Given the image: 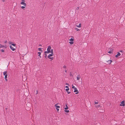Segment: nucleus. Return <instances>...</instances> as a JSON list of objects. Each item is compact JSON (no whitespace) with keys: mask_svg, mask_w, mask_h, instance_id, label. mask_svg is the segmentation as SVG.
Segmentation results:
<instances>
[{"mask_svg":"<svg viewBox=\"0 0 125 125\" xmlns=\"http://www.w3.org/2000/svg\"><path fill=\"white\" fill-rule=\"evenodd\" d=\"M69 41H71V42H69V43H70L71 44H73V41L74 40V39H73V38H71L69 40Z\"/></svg>","mask_w":125,"mask_h":125,"instance_id":"obj_1","label":"nucleus"},{"mask_svg":"<svg viewBox=\"0 0 125 125\" xmlns=\"http://www.w3.org/2000/svg\"><path fill=\"white\" fill-rule=\"evenodd\" d=\"M125 102L124 101H123L121 102V103L120 105L121 106H124L125 105Z\"/></svg>","mask_w":125,"mask_h":125,"instance_id":"obj_2","label":"nucleus"},{"mask_svg":"<svg viewBox=\"0 0 125 125\" xmlns=\"http://www.w3.org/2000/svg\"><path fill=\"white\" fill-rule=\"evenodd\" d=\"M74 90V92H77V93H75L76 94H77L79 93L78 91L76 88H75Z\"/></svg>","mask_w":125,"mask_h":125,"instance_id":"obj_3","label":"nucleus"},{"mask_svg":"<svg viewBox=\"0 0 125 125\" xmlns=\"http://www.w3.org/2000/svg\"><path fill=\"white\" fill-rule=\"evenodd\" d=\"M106 62H107V63L109 64H111L112 61L111 60H109L108 61H106Z\"/></svg>","mask_w":125,"mask_h":125,"instance_id":"obj_4","label":"nucleus"},{"mask_svg":"<svg viewBox=\"0 0 125 125\" xmlns=\"http://www.w3.org/2000/svg\"><path fill=\"white\" fill-rule=\"evenodd\" d=\"M121 55V54L119 52H118L117 54H116L115 56L117 58L119 56H120Z\"/></svg>","mask_w":125,"mask_h":125,"instance_id":"obj_5","label":"nucleus"},{"mask_svg":"<svg viewBox=\"0 0 125 125\" xmlns=\"http://www.w3.org/2000/svg\"><path fill=\"white\" fill-rule=\"evenodd\" d=\"M10 49L13 51H14L15 50V49L11 45H10Z\"/></svg>","mask_w":125,"mask_h":125,"instance_id":"obj_6","label":"nucleus"},{"mask_svg":"<svg viewBox=\"0 0 125 125\" xmlns=\"http://www.w3.org/2000/svg\"><path fill=\"white\" fill-rule=\"evenodd\" d=\"M21 4H23V5L25 6H26V3L24 2H21Z\"/></svg>","mask_w":125,"mask_h":125,"instance_id":"obj_7","label":"nucleus"},{"mask_svg":"<svg viewBox=\"0 0 125 125\" xmlns=\"http://www.w3.org/2000/svg\"><path fill=\"white\" fill-rule=\"evenodd\" d=\"M51 47L50 46H48L47 49V51H50L51 50Z\"/></svg>","mask_w":125,"mask_h":125,"instance_id":"obj_8","label":"nucleus"},{"mask_svg":"<svg viewBox=\"0 0 125 125\" xmlns=\"http://www.w3.org/2000/svg\"><path fill=\"white\" fill-rule=\"evenodd\" d=\"M57 104H56L55 105V106L56 107V108H60V106L57 105Z\"/></svg>","mask_w":125,"mask_h":125,"instance_id":"obj_9","label":"nucleus"},{"mask_svg":"<svg viewBox=\"0 0 125 125\" xmlns=\"http://www.w3.org/2000/svg\"><path fill=\"white\" fill-rule=\"evenodd\" d=\"M53 55V54H50L48 56V58H50V57L52 56Z\"/></svg>","mask_w":125,"mask_h":125,"instance_id":"obj_10","label":"nucleus"},{"mask_svg":"<svg viewBox=\"0 0 125 125\" xmlns=\"http://www.w3.org/2000/svg\"><path fill=\"white\" fill-rule=\"evenodd\" d=\"M81 76L80 75H78L77 76V80H78L80 79Z\"/></svg>","mask_w":125,"mask_h":125,"instance_id":"obj_11","label":"nucleus"},{"mask_svg":"<svg viewBox=\"0 0 125 125\" xmlns=\"http://www.w3.org/2000/svg\"><path fill=\"white\" fill-rule=\"evenodd\" d=\"M65 106L66 107L64 108V109H65V110L67 109H68V107L67 106V104H65Z\"/></svg>","mask_w":125,"mask_h":125,"instance_id":"obj_12","label":"nucleus"},{"mask_svg":"<svg viewBox=\"0 0 125 125\" xmlns=\"http://www.w3.org/2000/svg\"><path fill=\"white\" fill-rule=\"evenodd\" d=\"M76 26L78 27H81V24L80 23L78 25H76Z\"/></svg>","mask_w":125,"mask_h":125,"instance_id":"obj_13","label":"nucleus"},{"mask_svg":"<svg viewBox=\"0 0 125 125\" xmlns=\"http://www.w3.org/2000/svg\"><path fill=\"white\" fill-rule=\"evenodd\" d=\"M50 53L52 54H53V50L52 49H51L50 50Z\"/></svg>","mask_w":125,"mask_h":125,"instance_id":"obj_14","label":"nucleus"},{"mask_svg":"<svg viewBox=\"0 0 125 125\" xmlns=\"http://www.w3.org/2000/svg\"><path fill=\"white\" fill-rule=\"evenodd\" d=\"M7 71H5V72H4L3 73V75H6V74H7Z\"/></svg>","mask_w":125,"mask_h":125,"instance_id":"obj_15","label":"nucleus"},{"mask_svg":"<svg viewBox=\"0 0 125 125\" xmlns=\"http://www.w3.org/2000/svg\"><path fill=\"white\" fill-rule=\"evenodd\" d=\"M100 105H95V107L96 108H98L99 107H100Z\"/></svg>","mask_w":125,"mask_h":125,"instance_id":"obj_16","label":"nucleus"},{"mask_svg":"<svg viewBox=\"0 0 125 125\" xmlns=\"http://www.w3.org/2000/svg\"><path fill=\"white\" fill-rule=\"evenodd\" d=\"M72 88L73 89H75V88H76L74 86H73V84H72Z\"/></svg>","mask_w":125,"mask_h":125,"instance_id":"obj_17","label":"nucleus"},{"mask_svg":"<svg viewBox=\"0 0 125 125\" xmlns=\"http://www.w3.org/2000/svg\"><path fill=\"white\" fill-rule=\"evenodd\" d=\"M98 103V102L97 101L94 102V104H97Z\"/></svg>","mask_w":125,"mask_h":125,"instance_id":"obj_18","label":"nucleus"},{"mask_svg":"<svg viewBox=\"0 0 125 125\" xmlns=\"http://www.w3.org/2000/svg\"><path fill=\"white\" fill-rule=\"evenodd\" d=\"M38 50L39 51H42V50H41V48H39L38 49Z\"/></svg>","mask_w":125,"mask_h":125,"instance_id":"obj_19","label":"nucleus"},{"mask_svg":"<svg viewBox=\"0 0 125 125\" xmlns=\"http://www.w3.org/2000/svg\"><path fill=\"white\" fill-rule=\"evenodd\" d=\"M0 51L2 52H4V51L3 49H0Z\"/></svg>","mask_w":125,"mask_h":125,"instance_id":"obj_20","label":"nucleus"},{"mask_svg":"<svg viewBox=\"0 0 125 125\" xmlns=\"http://www.w3.org/2000/svg\"><path fill=\"white\" fill-rule=\"evenodd\" d=\"M5 78L6 79V78H7L8 76L7 74H6V75H5Z\"/></svg>","mask_w":125,"mask_h":125,"instance_id":"obj_21","label":"nucleus"},{"mask_svg":"<svg viewBox=\"0 0 125 125\" xmlns=\"http://www.w3.org/2000/svg\"><path fill=\"white\" fill-rule=\"evenodd\" d=\"M63 68H64L65 69H66V66L64 65L63 66Z\"/></svg>","mask_w":125,"mask_h":125,"instance_id":"obj_22","label":"nucleus"},{"mask_svg":"<svg viewBox=\"0 0 125 125\" xmlns=\"http://www.w3.org/2000/svg\"><path fill=\"white\" fill-rule=\"evenodd\" d=\"M64 111L67 113H69V110H64Z\"/></svg>","mask_w":125,"mask_h":125,"instance_id":"obj_23","label":"nucleus"},{"mask_svg":"<svg viewBox=\"0 0 125 125\" xmlns=\"http://www.w3.org/2000/svg\"><path fill=\"white\" fill-rule=\"evenodd\" d=\"M38 54H39V55H38V56H40L41 55V52H38Z\"/></svg>","mask_w":125,"mask_h":125,"instance_id":"obj_24","label":"nucleus"},{"mask_svg":"<svg viewBox=\"0 0 125 125\" xmlns=\"http://www.w3.org/2000/svg\"><path fill=\"white\" fill-rule=\"evenodd\" d=\"M75 29L76 30H77V31H80V29H78V28H75Z\"/></svg>","mask_w":125,"mask_h":125,"instance_id":"obj_25","label":"nucleus"},{"mask_svg":"<svg viewBox=\"0 0 125 125\" xmlns=\"http://www.w3.org/2000/svg\"><path fill=\"white\" fill-rule=\"evenodd\" d=\"M45 56H44L46 58H47V54H44Z\"/></svg>","mask_w":125,"mask_h":125,"instance_id":"obj_26","label":"nucleus"},{"mask_svg":"<svg viewBox=\"0 0 125 125\" xmlns=\"http://www.w3.org/2000/svg\"><path fill=\"white\" fill-rule=\"evenodd\" d=\"M69 90V88H67L66 89V91L67 92V91H68Z\"/></svg>","mask_w":125,"mask_h":125,"instance_id":"obj_27","label":"nucleus"},{"mask_svg":"<svg viewBox=\"0 0 125 125\" xmlns=\"http://www.w3.org/2000/svg\"><path fill=\"white\" fill-rule=\"evenodd\" d=\"M11 45H13V46H16V45L15 44H12Z\"/></svg>","mask_w":125,"mask_h":125,"instance_id":"obj_28","label":"nucleus"},{"mask_svg":"<svg viewBox=\"0 0 125 125\" xmlns=\"http://www.w3.org/2000/svg\"><path fill=\"white\" fill-rule=\"evenodd\" d=\"M49 59H51L52 60L53 59V57H50V58Z\"/></svg>","mask_w":125,"mask_h":125,"instance_id":"obj_29","label":"nucleus"},{"mask_svg":"<svg viewBox=\"0 0 125 125\" xmlns=\"http://www.w3.org/2000/svg\"><path fill=\"white\" fill-rule=\"evenodd\" d=\"M50 53V51H47V53Z\"/></svg>","mask_w":125,"mask_h":125,"instance_id":"obj_30","label":"nucleus"},{"mask_svg":"<svg viewBox=\"0 0 125 125\" xmlns=\"http://www.w3.org/2000/svg\"><path fill=\"white\" fill-rule=\"evenodd\" d=\"M108 53L110 54H111L112 53V52L111 51H109L108 52Z\"/></svg>","mask_w":125,"mask_h":125,"instance_id":"obj_31","label":"nucleus"},{"mask_svg":"<svg viewBox=\"0 0 125 125\" xmlns=\"http://www.w3.org/2000/svg\"><path fill=\"white\" fill-rule=\"evenodd\" d=\"M25 7H24V6H21V8L22 9H23L24 8H25Z\"/></svg>","mask_w":125,"mask_h":125,"instance_id":"obj_32","label":"nucleus"},{"mask_svg":"<svg viewBox=\"0 0 125 125\" xmlns=\"http://www.w3.org/2000/svg\"><path fill=\"white\" fill-rule=\"evenodd\" d=\"M44 53L45 54H46V53H47V51H45L44 52Z\"/></svg>","mask_w":125,"mask_h":125,"instance_id":"obj_33","label":"nucleus"},{"mask_svg":"<svg viewBox=\"0 0 125 125\" xmlns=\"http://www.w3.org/2000/svg\"><path fill=\"white\" fill-rule=\"evenodd\" d=\"M57 111H59V109L58 108H56Z\"/></svg>","mask_w":125,"mask_h":125,"instance_id":"obj_34","label":"nucleus"},{"mask_svg":"<svg viewBox=\"0 0 125 125\" xmlns=\"http://www.w3.org/2000/svg\"><path fill=\"white\" fill-rule=\"evenodd\" d=\"M79 9V7H77L76 8V9L77 10H78Z\"/></svg>","mask_w":125,"mask_h":125,"instance_id":"obj_35","label":"nucleus"},{"mask_svg":"<svg viewBox=\"0 0 125 125\" xmlns=\"http://www.w3.org/2000/svg\"><path fill=\"white\" fill-rule=\"evenodd\" d=\"M68 93V94H69L70 93V92H69L68 91H67V92Z\"/></svg>","mask_w":125,"mask_h":125,"instance_id":"obj_36","label":"nucleus"},{"mask_svg":"<svg viewBox=\"0 0 125 125\" xmlns=\"http://www.w3.org/2000/svg\"><path fill=\"white\" fill-rule=\"evenodd\" d=\"M65 87L66 88H69L68 87V86H65Z\"/></svg>","mask_w":125,"mask_h":125,"instance_id":"obj_37","label":"nucleus"},{"mask_svg":"<svg viewBox=\"0 0 125 125\" xmlns=\"http://www.w3.org/2000/svg\"><path fill=\"white\" fill-rule=\"evenodd\" d=\"M38 91L37 90L36 91V94H38Z\"/></svg>","mask_w":125,"mask_h":125,"instance_id":"obj_38","label":"nucleus"},{"mask_svg":"<svg viewBox=\"0 0 125 125\" xmlns=\"http://www.w3.org/2000/svg\"><path fill=\"white\" fill-rule=\"evenodd\" d=\"M70 76H73V75L71 73H70Z\"/></svg>","mask_w":125,"mask_h":125,"instance_id":"obj_39","label":"nucleus"},{"mask_svg":"<svg viewBox=\"0 0 125 125\" xmlns=\"http://www.w3.org/2000/svg\"><path fill=\"white\" fill-rule=\"evenodd\" d=\"M5 79V80L7 81H8V80H7V78H6V79Z\"/></svg>","mask_w":125,"mask_h":125,"instance_id":"obj_40","label":"nucleus"},{"mask_svg":"<svg viewBox=\"0 0 125 125\" xmlns=\"http://www.w3.org/2000/svg\"><path fill=\"white\" fill-rule=\"evenodd\" d=\"M21 1H22V2H24L25 1V0H21Z\"/></svg>","mask_w":125,"mask_h":125,"instance_id":"obj_41","label":"nucleus"},{"mask_svg":"<svg viewBox=\"0 0 125 125\" xmlns=\"http://www.w3.org/2000/svg\"><path fill=\"white\" fill-rule=\"evenodd\" d=\"M9 42V44H11V42Z\"/></svg>","mask_w":125,"mask_h":125,"instance_id":"obj_42","label":"nucleus"},{"mask_svg":"<svg viewBox=\"0 0 125 125\" xmlns=\"http://www.w3.org/2000/svg\"><path fill=\"white\" fill-rule=\"evenodd\" d=\"M7 41H5V43H6L7 42Z\"/></svg>","mask_w":125,"mask_h":125,"instance_id":"obj_43","label":"nucleus"},{"mask_svg":"<svg viewBox=\"0 0 125 125\" xmlns=\"http://www.w3.org/2000/svg\"><path fill=\"white\" fill-rule=\"evenodd\" d=\"M66 85H69V84H68V83H66Z\"/></svg>","mask_w":125,"mask_h":125,"instance_id":"obj_44","label":"nucleus"},{"mask_svg":"<svg viewBox=\"0 0 125 125\" xmlns=\"http://www.w3.org/2000/svg\"><path fill=\"white\" fill-rule=\"evenodd\" d=\"M67 72V70H65V72L66 73V72Z\"/></svg>","mask_w":125,"mask_h":125,"instance_id":"obj_45","label":"nucleus"},{"mask_svg":"<svg viewBox=\"0 0 125 125\" xmlns=\"http://www.w3.org/2000/svg\"><path fill=\"white\" fill-rule=\"evenodd\" d=\"M39 46H42V45L41 44H40L39 45Z\"/></svg>","mask_w":125,"mask_h":125,"instance_id":"obj_46","label":"nucleus"},{"mask_svg":"<svg viewBox=\"0 0 125 125\" xmlns=\"http://www.w3.org/2000/svg\"><path fill=\"white\" fill-rule=\"evenodd\" d=\"M39 57L40 58H41V56L40 55V56H39Z\"/></svg>","mask_w":125,"mask_h":125,"instance_id":"obj_47","label":"nucleus"},{"mask_svg":"<svg viewBox=\"0 0 125 125\" xmlns=\"http://www.w3.org/2000/svg\"><path fill=\"white\" fill-rule=\"evenodd\" d=\"M120 52H123V51H120Z\"/></svg>","mask_w":125,"mask_h":125,"instance_id":"obj_48","label":"nucleus"}]
</instances>
